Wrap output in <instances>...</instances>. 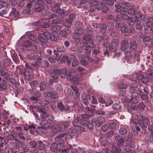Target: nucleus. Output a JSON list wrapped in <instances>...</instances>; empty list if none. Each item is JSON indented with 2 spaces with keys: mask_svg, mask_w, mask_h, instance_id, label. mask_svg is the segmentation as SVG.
I'll list each match as a JSON object with an SVG mask.
<instances>
[{
  "mask_svg": "<svg viewBox=\"0 0 153 153\" xmlns=\"http://www.w3.org/2000/svg\"><path fill=\"white\" fill-rule=\"evenodd\" d=\"M130 5L128 3L125 2L124 3H117L115 5L116 8L115 11L117 12H120V14L118 16L124 20H126L129 17L127 15L126 13L128 8L126 7H129Z\"/></svg>",
  "mask_w": 153,
  "mask_h": 153,
  "instance_id": "1",
  "label": "nucleus"
},
{
  "mask_svg": "<svg viewBox=\"0 0 153 153\" xmlns=\"http://www.w3.org/2000/svg\"><path fill=\"white\" fill-rule=\"evenodd\" d=\"M30 94L31 96L30 99L31 101H35L33 102L34 106L38 108L40 107L41 106V104L39 102H37V101L38 99L41 97V94L38 91L32 90L30 91Z\"/></svg>",
  "mask_w": 153,
  "mask_h": 153,
  "instance_id": "2",
  "label": "nucleus"
},
{
  "mask_svg": "<svg viewBox=\"0 0 153 153\" xmlns=\"http://www.w3.org/2000/svg\"><path fill=\"white\" fill-rule=\"evenodd\" d=\"M129 86L130 87V92L132 93L131 98L133 100L134 98L138 97L139 95V91L140 90L137 88V84L131 83L129 84Z\"/></svg>",
  "mask_w": 153,
  "mask_h": 153,
  "instance_id": "3",
  "label": "nucleus"
},
{
  "mask_svg": "<svg viewBox=\"0 0 153 153\" xmlns=\"http://www.w3.org/2000/svg\"><path fill=\"white\" fill-rule=\"evenodd\" d=\"M50 23V22L48 19H44L34 22L33 25L37 26H41L42 28H47L49 27Z\"/></svg>",
  "mask_w": 153,
  "mask_h": 153,
  "instance_id": "4",
  "label": "nucleus"
},
{
  "mask_svg": "<svg viewBox=\"0 0 153 153\" xmlns=\"http://www.w3.org/2000/svg\"><path fill=\"white\" fill-rule=\"evenodd\" d=\"M47 40L50 39L52 41H56L57 40V33L55 31H53L52 32V36L47 31H45L42 33Z\"/></svg>",
  "mask_w": 153,
  "mask_h": 153,
  "instance_id": "5",
  "label": "nucleus"
},
{
  "mask_svg": "<svg viewBox=\"0 0 153 153\" xmlns=\"http://www.w3.org/2000/svg\"><path fill=\"white\" fill-rule=\"evenodd\" d=\"M92 122L94 123L95 126L97 127H100L105 121V118L103 117H100L97 118H93Z\"/></svg>",
  "mask_w": 153,
  "mask_h": 153,
  "instance_id": "6",
  "label": "nucleus"
},
{
  "mask_svg": "<svg viewBox=\"0 0 153 153\" xmlns=\"http://www.w3.org/2000/svg\"><path fill=\"white\" fill-rule=\"evenodd\" d=\"M27 59L30 61H33V62L38 61L39 63H40L42 62L41 58L38 55L28 54H27Z\"/></svg>",
  "mask_w": 153,
  "mask_h": 153,
  "instance_id": "7",
  "label": "nucleus"
},
{
  "mask_svg": "<svg viewBox=\"0 0 153 153\" xmlns=\"http://www.w3.org/2000/svg\"><path fill=\"white\" fill-rule=\"evenodd\" d=\"M58 73H59V76L62 78H65V76H67L68 79H69V78L72 77L71 76L72 74L71 72H67L65 69H63L60 71L58 70Z\"/></svg>",
  "mask_w": 153,
  "mask_h": 153,
  "instance_id": "8",
  "label": "nucleus"
},
{
  "mask_svg": "<svg viewBox=\"0 0 153 153\" xmlns=\"http://www.w3.org/2000/svg\"><path fill=\"white\" fill-rule=\"evenodd\" d=\"M39 111L41 114L39 117V120L42 121V123H43L45 122L44 121L46 120L48 116V114L45 110L40 109Z\"/></svg>",
  "mask_w": 153,
  "mask_h": 153,
  "instance_id": "9",
  "label": "nucleus"
},
{
  "mask_svg": "<svg viewBox=\"0 0 153 153\" xmlns=\"http://www.w3.org/2000/svg\"><path fill=\"white\" fill-rule=\"evenodd\" d=\"M94 41L88 42L87 43H85V46L84 45L83 46L82 48L83 49L86 51H87V52L88 53H90L91 52V50L90 49H89L88 47L90 48H93L95 47V45L94 43Z\"/></svg>",
  "mask_w": 153,
  "mask_h": 153,
  "instance_id": "10",
  "label": "nucleus"
},
{
  "mask_svg": "<svg viewBox=\"0 0 153 153\" xmlns=\"http://www.w3.org/2000/svg\"><path fill=\"white\" fill-rule=\"evenodd\" d=\"M115 139L118 147H121L124 145V140L121 136H116Z\"/></svg>",
  "mask_w": 153,
  "mask_h": 153,
  "instance_id": "11",
  "label": "nucleus"
},
{
  "mask_svg": "<svg viewBox=\"0 0 153 153\" xmlns=\"http://www.w3.org/2000/svg\"><path fill=\"white\" fill-rule=\"evenodd\" d=\"M43 95L47 97H51L53 98H56L57 96L56 91H48L43 93Z\"/></svg>",
  "mask_w": 153,
  "mask_h": 153,
  "instance_id": "12",
  "label": "nucleus"
},
{
  "mask_svg": "<svg viewBox=\"0 0 153 153\" xmlns=\"http://www.w3.org/2000/svg\"><path fill=\"white\" fill-rule=\"evenodd\" d=\"M85 41H88V42L91 41L92 42L93 41L92 39V37L90 35H85L84 36V38L83 39H80L79 40V42L81 44H84L86 43Z\"/></svg>",
  "mask_w": 153,
  "mask_h": 153,
  "instance_id": "13",
  "label": "nucleus"
},
{
  "mask_svg": "<svg viewBox=\"0 0 153 153\" xmlns=\"http://www.w3.org/2000/svg\"><path fill=\"white\" fill-rule=\"evenodd\" d=\"M70 58L71 62V65L73 67H75L77 66L79 61L77 60V57L74 55H71L70 56Z\"/></svg>",
  "mask_w": 153,
  "mask_h": 153,
  "instance_id": "14",
  "label": "nucleus"
},
{
  "mask_svg": "<svg viewBox=\"0 0 153 153\" xmlns=\"http://www.w3.org/2000/svg\"><path fill=\"white\" fill-rule=\"evenodd\" d=\"M5 68L4 67H0V75L4 76L5 79H7L10 78V75L7 72L5 71Z\"/></svg>",
  "mask_w": 153,
  "mask_h": 153,
  "instance_id": "15",
  "label": "nucleus"
},
{
  "mask_svg": "<svg viewBox=\"0 0 153 153\" xmlns=\"http://www.w3.org/2000/svg\"><path fill=\"white\" fill-rule=\"evenodd\" d=\"M51 30L53 31H57V18L53 19L51 21Z\"/></svg>",
  "mask_w": 153,
  "mask_h": 153,
  "instance_id": "16",
  "label": "nucleus"
},
{
  "mask_svg": "<svg viewBox=\"0 0 153 153\" xmlns=\"http://www.w3.org/2000/svg\"><path fill=\"white\" fill-rule=\"evenodd\" d=\"M10 15L12 17H13L16 19H17L20 16L19 13L16 10V8H13L11 11L10 13Z\"/></svg>",
  "mask_w": 153,
  "mask_h": 153,
  "instance_id": "17",
  "label": "nucleus"
},
{
  "mask_svg": "<svg viewBox=\"0 0 153 153\" xmlns=\"http://www.w3.org/2000/svg\"><path fill=\"white\" fill-rule=\"evenodd\" d=\"M128 47V42L127 40H123L122 41L121 44V49L122 51L126 50Z\"/></svg>",
  "mask_w": 153,
  "mask_h": 153,
  "instance_id": "18",
  "label": "nucleus"
},
{
  "mask_svg": "<svg viewBox=\"0 0 153 153\" xmlns=\"http://www.w3.org/2000/svg\"><path fill=\"white\" fill-rule=\"evenodd\" d=\"M51 76L52 79H51L50 82V83L51 85L53 82L57 81V71H55L51 73Z\"/></svg>",
  "mask_w": 153,
  "mask_h": 153,
  "instance_id": "19",
  "label": "nucleus"
},
{
  "mask_svg": "<svg viewBox=\"0 0 153 153\" xmlns=\"http://www.w3.org/2000/svg\"><path fill=\"white\" fill-rule=\"evenodd\" d=\"M43 124L45 127L49 128H52L55 125L54 122L53 120L50 119L48 120L47 122H45L43 123Z\"/></svg>",
  "mask_w": 153,
  "mask_h": 153,
  "instance_id": "20",
  "label": "nucleus"
},
{
  "mask_svg": "<svg viewBox=\"0 0 153 153\" xmlns=\"http://www.w3.org/2000/svg\"><path fill=\"white\" fill-rule=\"evenodd\" d=\"M93 114L92 111L90 110H88L85 112L84 114L81 115L82 117L84 119H87L92 116Z\"/></svg>",
  "mask_w": 153,
  "mask_h": 153,
  "instance_id": "21",
  "label": "nucleus"
},
{
  "mask_svg": "<svg viewBox=\"0 0 153 153\" xmlns=\"http://www.w3.org/2000/svg\"><path fill=\"white\" fill-rule=\"evenodd\" d=\"M82 120V119L80 117H77L73 122V125L76 127L79 126Z\"/></svg>",
  "mask_w": 153,
  "mask_h": 153,
  "instance_id": "22",
  "label": "nucleus"
},
{
  "mask_svg": "<svg viewBox=\"0 0 153 153\" xmlns=\"http://www.w3.org/2000/svg\"><path fill=\"white\" fill-rule=\"evenodd\" d=\"M58 108H59L60 111H67L70 108L68 106H66V107L63 105V103L61 102L58 103Z\"/></svg>",
  "mask_w": 153,
  "mask_h": 153,
  "instance_id": "23",
  "label": "nucleus"
},
{
  "mask_svg": "<svg viewBox=\"0 0 153 153\" xmlns=\"http://www.w3.org/2000/svg\"><path fill=\"white\" fill-rule=\"evenodd\" d=\"M130 5L129 7L126 6L127 8H128V12L129 14L131 15H134L135 12V10L134 8V6L131 5L130 3H128Z\"/></svg>",
  "mask_w": 153,
  "mask_h": 153,
  "instance_id": "24",
  "label": "nucleus"
},
{
  "mask_svg": "<svg viewBox=\"0 0 153 153\" xmlns=\"http://www.w3.org/2000/svg\"><path fill=\"white\" fill-rule=\"evenodd\" d=\"M38 40L42 42H46L47 41V39L45 38V36L42 33H39L38 34Z\"/></svg>",
  "mask_w": 153,
  "mask_h": 153,
  "instance_id": "25",
  "label": "nucleus"
},
{
  "mask_svg": "<svg viewBox=\"0 0 153 153\" xmlns=\"http://www.w3.org/2000/svg\"><path fill=\"white\" fill-rule=\"evenodd\" d=\"M72 22V21L71 19H67L65 20V21L63 23V24L66 27H71Z\"/></svg>",
  "mask_w": 153,
  "mask_h": 153,
  "instance_id": "26",
  "label": "nucleus"
},
{
  "mask_svg": "<svg viewBox=\"0 0 153 153\" xmlns=\"http://www.w3.org/2000/svg\"><path fill=\"white\" fill-rule=\"evenodd\" d=\"M140 38L142 39V40L145 42H149L150 41L151 38L145 34H142L140 36Z\"/></svg>",
  "mask_w": 153,
  "mask_h": 153,
  "instance_id": "27",
  "label": "nucleus"
},
{
  "mask_svg": "<svg viewBox=\"0 0 153 153\" xmlns=\"http://www.w3.org/2000/svg\"><path fill=\"white\" fill-rule=\"evenodd\" d=\"M7 87L6 82L3 80L2 82L0 83V91H2L7 89Z\"/></svg>",
  "mask_w": 153,
  "mask_h": 153,
  "instance_id": "28",
  "label": "nucleus"
},
{
  "mask_svg": "<svg viewBox=\"0 0 153 153\" xmlns=\"http://www.w3.org/2000/svg\"><path fill=\"white\" fill-rule=\"evenodd\" d=\"M47 84L48 83L46 82H41L39 84L40 90L41 91L45 90L46 89Z\"/></svg>",
  "mask_w": 153,
  "mask_h": 153,
  "instance_id": "29",
  "label": "nucleus"
},
{
  "mask_svg": "<svg viewBox=\"0 0 153 153\" xmlns=\"http://www.w3.org/2000/svg\"><path fill=\"white\" fill-rule=\"evenodd\" d=\"M135 24L137 29L139 30H141L143 28L141 21L139 20H135Z\"/></svg>",
  "mask_w": 153,
  "mask_h": 153,
  "instance_id": "30",
  "label": "nucleus"
},
{
  "mask_svg": "<svg viewBox=\"0 0 153 153\" xmlns=\"http://www.w3.org/2000/svg\"><path fill=\"white\" fill-rule=\"evenodd\" d=\"M134 15L136 18H142V19L143 21L144 20V19H145L144 16L142 15L140 12L138 11L137 12H135Z\"/></svg>",
  "mask_w": 153,
  "mask_h": 153,
  "instance_id": "31",
  "label": "nucleus"
},
{
  "mask_svg": "<svg viewBox=\"0 0 153 153\" xmlns=\"http://www.w3.org/2000/svg\"><path fill=\"white\" fill-rule=\"evenodd\" d=\"M130 44V45L129 46V48L130 51L131 50H134L137 49V44L135 41H134L131 42Z\"/></svg>",
  "mask_w": 153,
  "mask_h": 153,
  "instance_id": "32",
  "label": "nucleus"
},
{
  "mask_svg": "<svg viewBox=\"0 0 153 153\" xmlns=\"http://www.w3.org/2000/svg\"><path fill=\"white\" fill-rule=\"evenodd\" d=\"M119 40L117 39H113L111 41V47H118Z\"/></svg>",
  "mask_w": 153,
  "mask_h": 153,
  "instance_id": "33",
  "label": "nucleus"
},
{
  "mask_svg": "<svg viewBox=\"0 0 153 153\" xmlns=\"http://www.w3.org/2000/svg\"><path fill=\"white\" fill-rule=\"evenodd\" d=\"M70 81L74 83H78L79 82V79L76 76H74L69 78Z\"/></svg>",
  "mask_w": 153,
  "mask_h": 153,
  "instance_id": "34",
  "label": "nucleus"
},
{
  "mask_svg": "<svg viewBox=\"0 0 153 153\" xmlns=\"http://www.w3.org/2000/svg\"><path fill=\"white\" fill-rule=\"evenodd\" d=\"M119 132L120 134L124 135L127 133V131L125 127H122L120 128Z\"/></svg>",
  "mask_w": 153,
  "mask_h": 153,
  "instance_id": "35",
  "label": "nucleus"
},
{
  "mask_svg": "<svg viewBox=\"0 0 153 153\" xmlns=\"http://www.w3.org/2000/svg\"><path fill=\"white\" fill-rule=\"evenodd\" d=\"M34 8L35 11L37 12H38L44 9L45 7L44 6H40L36 5H34Z\"/></svg>",
  "mask_w": 153,
  "mask_h": 153,
  "instance_id": "36",
  "label": "nucleus"
},
{
  "mask_svg": "<svg viewBox=\"0 0 153 153\" xmlns=\"http://www.w3.org/2000/svg\"><path fill=\"white\" fill-rule=\"evenodd\" d=\"M139 95L140 96V97L142 100H145L148 98L147 95L144 94L141 91H139Z\"/></svg>",
  "mask_w": 153,
  "mask_h": 153,
  "instance_id": "37",
  "label": "nucleus"
},
{
  "mask_svg": "<svg viewBox=\"0 0 153 153\" xmlns=\"http://www.w3.org/2000/svg\"><path fill=\"white\" fill-rule=\"evenodd\" d=\"M14 133V131L13 132V131H12L11 132V134L10 135H9V134L7 132L6 133V134L8 136V140L11 141H13L14 140L15 136L13 135V134Z\"/></svg>",
  "mask_w": 153,
  "mask_h": 153,
  "instance_id": "38",
  "label": "nucleus"
},
{
  "mask_svg": "<svg viewBox=\"0 0 153 153\" xmlns=\"http://www.w3.org/2000/svg\"><path fill=\"white\" fill-rule=\"evenodd\" d=\"M86 97H87L89 100L92 102L93 104H95L97 102V100L93 96H92L91 98L90 96L88 95L86 96Z\"/></svg>",
  "mask_w": 153,
  "mask_h": 153,
  "instance_id": "39",
  "label": "nucleus"
},
{
  "mask_svg": "<svg viewBox=\"0 0 153 153\" xmlns=\"http://www.w3.org/2000/svg\"><path fill=\"white\" fill-rule=\"evenodd\" d=\"M131 150V147L129 145H126L124 147L123 151L124 153H129Z\"/></svg>",
  "mask_w": 153,
  "mask_h": 153,
  "instance_id": "40",
  "label": "nucleus"
},
{
  "mask_svg": "<svg viewBox=\"0 0 153 153\" xmlns=\"http://www.w3.org/2000/svg\"><path fill=\"white\" fill-rule=\"evenodd\" d=\"M29 84L32 88H34L38 84V82L37 81H32L29 82Z\"/></svg>",
  "mask_w": 153,
  "mask_h": 153,
  "instance_id": "41",
  "label": "nucleus"
},
{
  "mask_svg": "<svg viewBox=\"0 0 153 153\" xmlns=\"http://www.w3.org/2000/svg\"><path fill=\"white\" fill-rule=\"evenodd\" d=\"M129 20L128 21V23L130 25H133L134 24V22L135 23V20L136 19H135L134 18L129 17L128 19Z\"/></svg>",
  "mask_w": 153,
  "mask_h": 153,
  "instance_id": "42",
  "label": "nucleus"
},
{
  "mask_svg": "<svg viewBox=\"0 0 153 153\" xmlns=\"http://www.w3.org/2000/svg\"><path fill=\"white\" fill-rule=\"evenodd\" d=\"M24 133L23 132H20L18 133V138L23 140H25V137L24 136Z\"/></svg>",
  "mask_w": 153,
  "mask_h": 153,
  "instance_id": "43",
  "label": "nucleus"
},
{
  "mask_svg": "<svg viewBox=\"0 0 153 153\" xmlns=\"http://www.w3.org/2000/svg\"><path fill=\"white\" fill-rule=\"evenodd\" d=\"M117 126V122H113L109 124V127L110 129H114Z\"/></svg>",
  "mask_w": 153,
  "mask_h": 153,
  "instance_id": "44",
  "label": "nucleus"
},
{
  "mask_svg": "<svg viewBox=\"0 0 153 153\" xmlns=\"http://www.w3.org/2000/svg\"><path fill=\"white\" fill-rule=\"evenodd\" d=\"M55 143H52L51 145V149L54 150L56 149V152L57 150V144L56 143V141H55Z\"/></svg>",
  "mask_w": 153,
  "mask_h": 153,
  "instance_id": "45",
  "label": "nucleus"
},
{
  "mask_svg": "<svg viewBox=\"0 0 153 153\" xmlns=\"http://www.w3.org/2000/svg\"><path fill=\"white\" fill-rule=\"evenodd\" d=\"M23 44L25 47H28L31 45V43L29 41L27 40L24 42Z\"/></svg>",
  "mask_w": 153,
  "mask_h": 153,
  "instance_id": "46",
  "label": "nucleus"
},
{
  "mask_svg": "<svg viewBox=\"0 0 153 153\" xmlns=\"http://www.w3.org/2000/svg\"><path fill=\"white\" fill-rule=\"evenodd\" d=\"M33 75L30 74H28L25 75V79L28 80H30L33 79Z\"/></svg>",
  "mask_w": 153,
  "mask_h": 153,
  "instance_id": "47",
  "label": "nucleus"
},
{
  "mask_svg": "<svg viewBox=\"0 0 153 153\" xmlns=\"http://www.w3.org/2000/svg\"><path fill=\"white\" fill-rule=\"evenodd\" d=\"M114 27V24L112 23H109L108 25V29L110 30H112Z\"/></svg>",
  "mask_w": 153,
  "mask_h": 153,
  "instance_id": "48",
  "label": "nucleus"
},
{
  "mask_svg": "<svg viewBox=\"0 0 153 153\" xmlns=\"http://www.w3.org/2000/svg\"><path fill=\"white\" fill-rule=\"evenodd\" d=\"M37 62L38 61L33 62L31 64V65L33 67L36 69H38L39 67V65L37 63Z\"/></svg>",
  "mask_w": 153,
  "mask_h": 153,
  "instance_id": "49",
  "label": "nucleus"
},
{
  "mask_svg": "<svg viewBox=\"0 0 153 153\" xmlns=\"http://www.w3.org/2000/svg\"><path fill=\"white\" fill-rule=\"evenodd\" d=\"M28 37L29 39L33 41H35L36 38V36L32 34H30L28 36Z\"/></svg>",
  "mask_w": 153,
  "mask_h": 153,
  "instance_id": "50",
  "label": "nucleus"
},
{
  "mask_svg": "<svg viewBox=\"0 0 153 153\" xmlns=\"http://www.w3.org/2000/svg\"><path fill=\"white\" fill-rule=\"evenodd\" d=\"M100 28L101 31L102 33H103L105 32V30L106 29L107 27L106 25L105 24H102L100 25Z\"/></svg>",
  "mask_w": 153,
  "mask_h": 153,
  "instance_id": "51",
  "label": "nucleus"
},
{
  "mask_svg": "<svg viewBox=\"0 0 153 153\" xmlns=\"http://www.w3.org/2000/svg\"><path fill=\"white\" fill-rule=\"evenodd\" d=\"M44 1L42 0H38L36 1L34 5H36L40 6V5L43 4Z\"/></svg>",
  "mask_w": 153,
  "mask_h": 153,
  "instance_id": "52",
  "label": "nucleus"
},
{
  "mask_svg": "<svg viewBox=\"0 0 153 153\" xmlns=\"http://www.w3.org/2000/svg\"><path fill=\"white\" fill-rule=\"evenodd\" d=\"M108 129V126L107 125L105 124L101 127V130L104 132L106 131Z\"/></svg>",
  "mask_w": 153,
  "mask_h": 153,
  "instance_id": "53",
  "label": "nucleus"
},
{
  "mask_svg": "<svg viewBox=\"0 0 153 153\" xmlns=\"http://www.w3.org/2000/svg\"><path fill=\"white\" fill-rule=\"evenodd\" d=\"M120 105L117 103L114 104L112 106V108L115 110H118L120 109Z\"/></svg>",
  "mask_w": 153,
  "mask_h": 153,
  "instance_id": "54",
  "label": "nucleus"
},
{
  "mask_svg": "<svg viewBox=\"0 0 153 153\" xmlns=\"http://www.w3.org/2000/svg\"><path fill=\"white\" fill-rule=\"evenodd\" d=\"M75 32H76V33L78 34L79 36L82 35L84 33L83 30L81 29L77 30H76Z\"/></svg>",
  "mask_w": 153,
  "mask_h": 153,
  "instance_id": "55",
  "label": "nucleus"
},
{
  "mask_svg": "<svg viewBox=\"0 0 153 153\" xmlns=\"http://www.w3.org/2000/svg\"><path fill=\"white\" fill-rule=\"evenodd\" d=\"M59 34L63 37L67 36L68 35L67 32L64 30H61L59 32Z\"/></svg>",
  "mask_w": 153,
  "mask_h": 153,
  "instance_id": "56",
  "label": "nucleus"
},
{
  "mask_svg": "<svg viewBox=\"0 0 153 153\" xmlns=\"http://www.w3.org/2000/svg\"><path fill=\"white\" fill-rule=\"evenodd\" d=\"M113 103V101L111 99H108L106 101V105L107 106H108L111 105Z\"/></svg>",
  "mask_w": 153,
  "mask_h": 153,
  "instance_id": "57",
  "label": "nucleus"
},
{
  "mask_svg": "<svg viewBox=\"0 0 153 153\" xmlns=\"http://www.w3.org/2000/svg\"><path fill=\"white\" fill-rule=\"evenodd\" d=\"M72 37L73 39L76 40H78L79 39V35L75 32L72 34Z\"/></svg>",
  "mask_w": 153,
  "mask_h": 153,
  "instance_id": "58",
  "label": "nucleus"
},
{
  "mask_svg": "<svg viewBox=\"0 0 153 153\" xmlns=\"http://www.w3.org/2000/svg\"><path fill=\"white\" fill-rule=\"evenodd\" d=\"M114 132L112 130H111L107 134V138H111L113 135Z\"/></svg>",
  "mask_w": 153,
  "mask_h": 153,
  "instance_id": "59",
  "label": "nucleus"
},
{
  "mask_svg": "<svg viewBox=\"0 0 153 153\" xmlns=\"http://www.w3.org/2000/svg\"><path fill=\"white\" fill-rule=\"evenodd\" d=\"M143 120H141L139 122L140 125V126L142 128H144L146 127V126L143 122Z\"/></svg>",
  "mask_w": 153,
  "mask_h": 153,
  "instance_id": "60",
  "label": "nucleus"
},
{
  "mask_svg": "<svg viewBox=\"0 0 153 153\" xmlns=\"http://www.w3.org/2000/svg\"><path fill=\"white\" fill-rule=\"evenodd\" d=\"M0 5L3 7H5L8 6V3L5 2L1 1H0Z\"/></svg>",
  "mask_w": 153,
  "mask_h": 153,
  "instance_id": "61",
  "label": "nucleus"
},
{
  "mask_svg": "<svg viewBox=\"0 0 153 153\" xmlns=\"http://www.w3.org/2000/svg\"><path fill=\"white\" fill-rule=\"evenodd\" d=\"M30 11V9H25L22 10V13L24 14H27Z\"/></svg>",
  "mask_w": 153,
  "mask_h": 153,
  "instance_id": "62",
  "label": "nucleus"
},
{
  "mask_svg": "<svg viewBox=\"0 0 153 153\" xmlns=\"http://www.w3.org/2000/svg\"><path fill=\"white\" fill-rule=\"evenodd\" d=\"M29 143L32 148H34L37 144V143L36 142L33 141H30Z\"/></svg>",
  "mask_w": 153,
  "mask_h": 153,
  "instance_id": "63",
  "label": "nucleus"
},
{
  "mask_svg": "<svg viewBox=\"0 0 153 153\" xmlns=\"http://www.w3.org/2000/svg\"><path fill=\"white\" fill-rule=\"evenodd\" d=\"M5 153H12V150L10 148H6L4 149Z\"/></svg>",
  "mask_w": 153,
  "mask_h": 153,
  "instance_id": "64",
  "label": "nucleus"
}]
</instances>
